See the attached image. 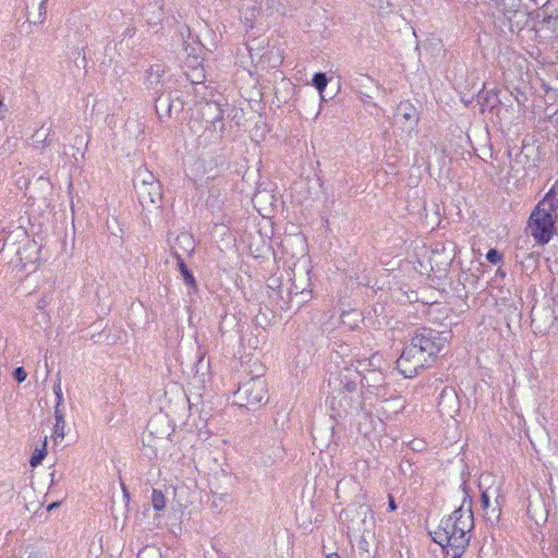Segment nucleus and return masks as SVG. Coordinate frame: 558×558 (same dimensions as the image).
Segmentation results:
<instances>
[{
  "label": "nucleus",
  "mask_w": 558,
  "mask_h": 558,
  "mask_svg": "<svg viewBox=\"0 0 558 558\" xmlns=\"http://www.w3.org/2000/svg\"><path fill=\"white\" fill-rule=\"evenodd\" d=\"M389 511H396L397 510V504L391 495H389V502H388Z\"/></svg>",
  "instance_id": "nucleus-42"
},
{
  "label": "nucleus",
  "mask_w": 558,
  "mask_h": 558,
  "mask_svg": "<svg viewBox=\"0 0 558 558\" xmlns=\"http://www.w3.org/2000/svg\"><path fill=\"white\" fill-rule=\"evenodd\" d=\"M186 80L195 87V93L199 94V90L197 89V86H204V69L201 68H194L191 73H185Z\"/></svg>",
  "instance_id": "nucleus-17"
},
{
  "label": "nucleus",
  "mask_w": 558,
  "mask_h": 558,
  "mask_svg": "<svg viewBox=\"0 0 558 558\" xmlns=\"http://www.w3.org/2000/svg\"><path fill=\"white\" fill-rule=\"evenodd\" d=\"M496 276H498L500 278H505L506 277V271L502 268H498L496 270Z\"/></svg>",
  "instance_id": "nucleus-44"
},
{
  "label": "nucleus",
  "mask_w": 558,
  "mask_h": 558,
  "mask_svg": "<svg viewBox=\"0 0 558 558\" xmlns=\"http://www.w3.org/2000/svg\"><path fill=\"white\" fill-rule=\"evenodd\" d=\"M72 157L75 159V160H78L81 157H80V154H77V150L75 149L74 153L72 154Z\"/></svg>",
  "instance_id": "nucleus-47"
},
{
  "label": "nucleus",
  "mask_w": 558,
  "mask_h": 558,
  "mask_svg": "<svg viewBox=\"0 0 558 558\" xmlns=\"http://www.w3.org/2000/svg\"><path fill=\"white\" fill-rule=\"evenodd\" d=\"M500 500H504V497L500 495V486H490L481 493L480 501L487 521L492 523L499 521L501 513Z\"/></svg>",
  "instance_id": "nucleus-8"
},
{
  "label": "nucleus",
  "mask_w": 558,
  "mask_h": 558,
  "mask_svg": "<svg viewBox=\"0 0 558 558\" xmlns=\"http://www.w3.org/2000/svg\"><path fill=\"white\" fill-rule=\"evenodd\" d=\"M396 117L408 123V129L413 130L418 123L417 109L409 101H401L395 112Z\"/></svg>",
  "instance_id": "nucleus-11"
},
{
  "label": "nucleus",
  "mask_w": 558,
  "mask_h": 558,
  "mask_svg": "<svg viewBox=\"0 0 558 558\" xmlns=\"http://www.w3.org/2000/svg\"><path fill=\"white\" fill-rule=\"evenodd\" d=\"M135 192L140 204L144 209L157 205L161 201L160 183H150L149 185L135 184Z\"/></svg>",
  "instance_id": "nucleus-10"
},
{
  "label": "nucleus",
  "mask_w": 558,
  "mask_h": 558,
  "mask_svg": "<svg viewBox=\"0 0 558 558\" xmlns=\"http://www.w3.org/2000/svg\"><path fill=\"white\" fill-rule=\"evenodd\" d=\"M26 558H49V555L47 551L35 547V546H28L25 549Z\"/></svg>",
  "instance_id": "nucleus-29"
},
{
  "label": "nucleus",
  "mask_w": 558,
  "mask_h": 558,
  "mask_svg": "<svg viewBox=\"0 0 558 558\" xmlns=\"http://www.w3.org/2000/svg\"><path fill=\"white\" fill-rule=\"evenodd\" d=\"M64 427H65V423L62 424V423H59V422H56L54 426H53V434H52V437L54 438V440L57 439H63L64 437Z\"/></svg>",
  "instance_id": "nucleus-33"
},
{
  "label": "nucleus",
  "mask_w": 558,
  "mask_h": 558,
  "mask_svg": "<svg viewBox=\"0 0 558 558\" xmlns=\"http://www.w3.org/2000/svg\"><path fill=\"white\" fill-rule=\"evenodd\" d=\"M155 76H159L160 78L165 74V65L163 64H154L148 69Z\"/></svg>",
  "instance_id": "nucleus-35"
},
{
  "label": "nucleus",
  "mask_w": 558,
  "mask_h": 558,
  "mask_svg": "<svg viewBox=\"0 0 558 558\" xmlns=\"http://www.w3.org/2000/svg\"><path fill=\"white\" fill-rule=\"evenodd\" d=\"M335 558H340V556H339V555H337V554H335Z\"/></svg>",
  "instance_id": "nucleus-51"
},
{
  "label": "nucleus",
  "mask_w": 558,
  "mask_h": 558,
  "mask_svg": "<svg viewBox=\"0 0 558 558\" xmlns=\"http://www.w3.org/2000/svg\"><path fill=\"white\" fill-rule=\"evenodd\" d=\"M27 377V373L26 371L24 369L23 366H19L16 368H14L13 371V378L17 381V383H23Z\"/></svg>",
  "instance_id": "nucleus-34"
},
{
  "label": "nucleus",
  "mask_w": 558,
  "mask_h": 558,
  "mask_svg": "<svg viewBox=\"0 0 558 558\" xmlns=\"http://www.w3.org/2000/svg\"><path fill=\"white\" fill-rule=\"evenodd\" d=\"M50 135V129L47 133L43 134V130H38L33 138H34V147L38 150H44L46 146L50 145L51 140L49 138Z\"/></svg>",
  "instance_id": "nucleus-21"
},
{
  "label": "nucleus",
  "mask_w": 558,
  "mask_h": 558,
  "mask_svg": "<svg viewBox=\"0 0 558 558\" xmlns=\"http://www.w3.org/2000/svg\"><path fill=\"white\" fill-rule=\"evenodd\" d=\"M534 4H538V0H531Z\"/></svg>",
  "instance_id": "nucleus-50"
},
{
  "label": "nucleus",
  "mask_w": 558,
  "mask_h": 558,
  "mask_svg": "<svg viewBox=\"0 0 558 558\" xmlns=\"http://www.w3.org/2000/svg\"><path fill=\"white\" fill-rule=\"evenodd\" d=\"M478 102L482 107V111L485 109L494 110L495 108L499 107L501 104V100L499 98V92L498 89L494 88L487 92L481 90L477 94Z\"/></svg>",
  "instance_id": "nucleus-13"
},
{
  "label": "nucleus",
  "mask_w": 558,
  "mask_h": 558,
  "mask_svg": "<svg viewBox=\"0 0 558 558\" xmlns=\"http://www.w3.org/2000/svg\"><path fill=\"white\" fill-rule=\"evenodd\" d=\"M555 218L549 210L536 206L529 218L531 235L537 244H547L556 233Z\"/></svg>",
  "instance_id": "nucleus-4"
},
{
  "label": "nucleus",
  "mask_w": 558,
  "mask_h": 558,
  "mask_svg": "<svg viewBox=\"0 0 558 558\" xmlns=\"http://www.w3.org/2000/svg\"><path fill=\"white\" fill-rule=\"evenodd\" d=\"M361 371L357 367H344L328 378L329 391L351 393L357 396L363 393L359 390Z\"/></svg>",
  "instance_id": "nucleus-6"
},
{
  "label": "nucleus",
  "mask_w": 558,
  "mask_h": 558,
  "mask_svg": "<svg viewBox=\"0 0 558 558\" xmlns=\"http://www.w3.org/2000/svg\"><path fill=\"white\" fill-rule=\"evenodd\" d=\"M223 106H227L225 99L203 100L199 101V108L197 110L198 117L205 122V129L215 132L218 138L222 137L225 130Z\"/></svg>",
  "instance_id": "nucleus-5"
},
{
  "label": "nucleus",
  "mask_w": 558,
  "mask_h": 558,
  "mask_svg": "<svg viewBox=\"0 0 558 558\" xmlns=\"http://www.w3.org/2000/svg\"><path fill=\"white\" fill-rule=\"evenodd\" d=\"M86 145H87V143L85 142L84 136H78L77 135L74 138V143L72 145V148L76 149L77 154H80V157L83 158L84 157V151L82 150V148L85 147Z\"/></svg>",
  "instance_id": "nucleus-32"
},
{
  "label": "nucleus",
  "mask_w": 558,
  "mask_h": 558,
  "mask_svg": "<svg viewBox=\"0 0 558 558\" xmlns=\"http://www.w3.org/2000/svg\"><path fill=\"white\" fill-rule=\"evenodd\" d=\"M437 256H439V252H438V250H434V251H433V256L430 257V260H435V258H436Z\"/></svg>",
  "instance_id": "nucleus-45"
},
{
  "label": "nucleus",
  "mask_w": 558,
  "mask_h": 558,
  "mask_svg": "<svg viewBox=\"0 0 558 558\" xmlns=\"http://www.w3.org/2000/svg\"><path fill=\"white\" fill-rule=\"evenodd\" d=\"M173 256L177 259L178 269L180 270L185 283L195 290L196 289V279H195L193 272L187 268L184 259L182 258V256L180 254L173 253Z\"/></svg>",
  "instance_id": "nucleus-14"
},
{
  "label": "nucleus",
  "mask_w": 558,
  "mask_h": 558,
  "mask_svg": "<svg viewBox=\"0 0 558 558\" xmlns=\"http://www.w3.org/2000/svg\"><path fill=\"white\" fill-rule=\"evenodd\" d=\"M184 108V101L179 97L174 96L171 93V99H170V109H171V118L179 116Z\"/></svg>",
  "instance_id": "nucleus-28"
},
{
  "label": "nucleus",
  "mask_w": 558,
  "mask_h": 558,
  "mask_svg": "<svg viewBox=\"0 0 558 558\" xmlns=\"http://www.w3.org/2000/svg\"><path fill=\"white\" fill-rule=\"evenodd\" d=\"M289 294L291 296V301L295 300L298 306L307 302V296L311 295V291H306L305 289L299 290V287L294 286L293 289H290Z\"/></svg>",
  "instance_id": "nucleus-23"
},
{
  "label": "nucleus",
  "mask_w": 558,
  "mask_h": 558,
  "mask_svg": "<svg viewBox=\"0 0 558 558\" xmlns=\"http://www.w3.org/2000/svg\"><path fill=\"white\" fill-rule=\"evenodd\" d=\"M362 396L363 393H357V396H355L351 393L329 391L328 404L331 411L330 416L333 418H343L359 412Z\"/></svg>",
  "instance_id": "nucleus-7"
},
{
  "label": "nucleus",
  "mask_w": 558,
  "mask_h": 558,
  "mask_svg": "<svg viewBox=\"0 0 558 558\" xmlns=\"http://www.w3.org/2000/svg\"><path fill=\"white\" fill-rule=\"evenodd\" d=\"M361 100L363 101V104L368 107V106H373V107H377V105L375 102L372 101V96L368 95V94H363L361 93Z\"/></svg>",
  "instance_id": "nucleus-37"
},
{
  "label": "nucleus",
  "mask_w": 558,
  "mask_h": 558,
  "mask_svg": "<svg viewBox=\"0 0 558 558\" xmlns=\"http://www.w3.org/2000/svg\"><path fill=\"white\" fill-rule=\"evenodd\" d=\"M166 497L161 490L154 488L151 493V506L156 511H161L166 508Z\"/></svg>",
  "instance_id": "nucleus-25"
},
{
  "label": "nucleus",
  "mask_w": 558,
  "mask_h": 558,
  "mask_svg": "<svg viewBox=\"0 0 558 558\" xmlns=\"http://www.w3.org/2000/svg\"><path fill=\"white\" fill-rule=\"evenodd\" d=\"M136 558H161V553L157 546L147 545L137 553Z\"/></svg>",
  "instance_id": "nucleus-26"
},
{
  "label": "nucleus",
  "mask_w": 558,
  "mask_h": 558,
  "mask_svg": "<svg viewBox=\"0 0 558 558\" xmlns=\"http://www.w3.org/2000/svg\"><path fill=\"white\" fill-rule=\"evenodd\" d=\"M460 487L464 492L461 506L442 518L437 530L430 533L433 541L452 558H460L464 554L474 527L472 499L466 490V483L463 482Z\"/></svg>",
  "instance_id": "nucleus-2"
},
{
  "label": "nucleus",
  "mask_w": 558,
  "mask_h": 558,
  "mask_svg": "<svg viewBox=\"0 0 558 558\" xmlns=\"http://www.w3.org/2000/svg\"><path fill=\"white\" fill-rule=\"evenodd\" d=\"M538 260H539L538 253H534V252L525 253L520 262L522 270H524L525 272L534 271L538 265Z\"/></svg>",
  "instance_id": "nucleus-19"
},
{
  "label": "nucleus",
  "mask_w": 558,
  "mask_h": 558,
  "mask_svg": "<svg viewBox=\"0 0 558 558\" xmlns=\"http://www.w3.org/2000/svg\"><path fill=\"white\" fill-rule=\"evenodd\" d=\"M536 206L549 210L550 214L558 210V193L555 186L545 194L544 198Z\"/></svg>",
  "instance_id": "nucleus-15"
},
{
  "label": "nucleus",
  "mask_w": 558,
  "mask_h": 558,
  "mask_svg": "<svg viewBox=\"0 0 558 558\" xmlns=\"http://www.w3.org/2000/svg\"><path fill=\"white\" fill-rule=\"evenodd\" d=\"M360 384L363 393H371L376 397H384L386 395V376L379 369L369 368L366 372L362 371Z\"/></svg>",
  "instance_id": "nucleus-9"
},
{
  "label": "nucleus",
  "mask_w": 558,
  "mask_h": 558,
  "mask_svg": "<svg viewBox=\"0 0 558 558\" xmlns=\"http://www.w3.org/2000/svg\"><path fill=\"white\" fill-rule=\"evenodd\" d=\"M53 392L56 395V398H57V403L59 404H63V395H62V389H61V378H60V374H58L57 376V380L56 383L53 384Z\"/></svg>",
  "instance_id": "nucleus-31"
},
{
  "label": "nucleus",
  "mask_w": 558,
  "mask_h": 558,
  "mask_svg": "<svg viewBox=\"0 0 558 558\" xmlns=\"http://www.w3.org/2000/svg\"><path fill=\"white\" fill-rule=\"evenodd\" d=\"M46 19V0H41L38 4L37 12L33 14L28 12V21L32 24H41Z\"/></svg>",
  "instance_id": "nucleus-22"
},
{
  "label": "nucleus",
  "mask_w": 558,
  "mask_h": 558,
  "mask_svg": "<svg viewBox=\"0 0 558 558\" xmlns=\"http://www.w3.org/2000/svg\"><path fill=\"white\" fill-rule=\"evenodd\" d=\"M177 241L180 243H187L190 246L192 244V239L189 234L182 233L177 238Z\"/></svg>",
  "instance_id": "nucleus-38"
},
{
  "label": "nucleus",
  "mask_w": 558,
  "mask_h": 558,
  "mask_svg": "<svg viewBox=\"0 0 558 558\" xmlns=\"http://www.w3.org/2000/svg\"><path fill=\"white\" fill-rule=\"evenodd\" d=\"M61 405L62 404L56 403V405H54V418H56V422L64 424V414H63V412L61 410Z\"/></svg>",
  "instance_id": "nucleus-36"
},
{
  "label": "nucleus",
  "mask_w": 558,
  "mask_h": 558,
  "mask_svg": "<svg viewBox=\"0 0 558 558\" xmlns=\"http://www.w3.org/2000/svg\"><path fill=\"white\" fill-rule=\"evenodd\" d=\"M545 24H549L551 21H555L554 17H551V13H549L548 11H545L544 10V16H543V20H542Z\"/></svg>",
  "instance_id": "nucleus-41"
},
{
  "label": "nucleus",
  "mask_w": 558,
  "mask_h": 558,
  "mask_svg": "<svg viewBox=\"0 0 558 558\" xmlns=\"http://www.w3.org/2000/svg\"><path fill=\"white\" fill-rule=\"evenodd\" d=\"M170 99L171 92L166 93L163 89L158 93L155 99V110L160 121L163 118H171Z\"/></svg>",
  "instance_id": "nucleus-12"
},
{
  "label": "nucleus",
  "mask_w": 558,
  "mask_h": 558,
  "mask_svg": "<svg viewBox=\"0 0 558 558\" xmlns=\"http://www.w3.org/2000/svg\"><path fill=\"white\" fill-rule=\"evenodd\" d=\"M167 421L166 417H157V418H153L148 422V428L150 430V434H157V432L154 429V425L157 423V421Z\"/></svg>",
  "instance_id": "nucleus-39"
},
{
  "label": "nucleus",
  "mask_w": 558,
  "mask_h": 558,
  "mask_svg": "<svg viewBox=\"0 0 558 558\" xmlns=\"http://www.w3.org/2000/svg\"><path fill=\"white\" fill-rule=\"evenodd\" d=\"M448 331H438L429 327L417 328L400 357L397 369L405 378L415 377L421 371L430 367L448 341Z\"/></svg>",
  "instance_id": "nucleus-1"
},
{
  "label": "nucleus",
  "mask_w": 558,
  "mask_h": 558,
  "mask_svg": "<svg viewBox=\"0 0 558 558\" xmlns=\"http://www.w3.org/2000/svg\"><path fill=\"white\" fill-rule=\"evenodd\" d=\"M328 77L326 73L316 72L312 77V85L318 90L322 100H326L324 92L328 85Z\"/></svg>",
  "instance_id": "nucleus-18"
},
{
  "label": "nucleus",
  "mask_w": 558,
  "mask_h": 558,
  "mask_svg": "<svg viewBox=\"0 0 558 558\" xmlns=\"http://www.w3.org/2000/svg\"><path fill=\"white\" fill-rule=\"evenodd\" d=\"M150 183H159L154 174L148 170L138 171L136 178L134 179L135 184H144L149 185Z\"/></svg>",
  "instance_id": "nucleus-27"
},
{
  "label": "nucleus",
  "mask_w": 558,
  "mask_h": 558,
  "mask_svg": "<svg viewBox=\"0 0 558 558\" xmlns=\"http://www.w3.org/2000/svg\"><path fill=\"white\" fill-rule=\"evenodd\" d=\"M186 251H187V252H192V251H194V247H193V246H191L190 248H186Z\"/></svg>",
  "instance_id": "nucleus-49"
},
{
  "label": "nucleus",
  "mask_w": 558,
  "mask_h": 558,
  "mask_svg": "<svg viewBox=\"0 0 558 558\" xmlns=\"http://www.w3.org/2000/svg\"><path fill=\"white\" fill-rule=\"evenodd\" d=\"M486 259L496 265L498 263H500L502 260V254L497 250V248H490L487 253H486Z\"/></svg>",
  "instance_id": "nucleus-30"
},
{
  "label": "nucleus",
  "mask_w": 558,
  "mask_h": 558,
  "mask_svg": "<svg viewBox=\"0 0 558 558\" xmlns=\"http://www.w3.org/2000/svg\"><path fill=\"white\" fill-rule=\"evenodd\" d=\"M452 262V257L447 256L444 260H441L439 264L442 266V270L446 271L448 267L450 266Z\"/></svg>",
  "instance_id": "nucleus-40"
},
{
  "label": "nucleus",
  "mask_w": 558,
  "mask_h": 558,
  "mask_svg": "<svg viewBox=\"0 0 558 558\" xmlns=\"http://www.w3.org/2000/svg\"><path fill=\"white\" fill-rule=\"evenodd\" d=\"M268 401L266 379L254 376L241 383L234 392V403L247 410L258 409Z\"/></svg>",
  "instance_id": "nucleus-3"
},
{
  "label": "nucleus",
  "mask_w": 558,
  "mask_h": 558,
  "mask_svg": "<svg viewBox=\"0 0 558 558\" xmlns=\"http://www.w3.org/2000/svg\"><path fill=\"white\" fill-rule=\"evenodd\" d=\"M58 506L57 502H53L51 504L50 506H48V510H52L53 508H56Z\"/></svg>",
  "instance_id": "nucleus-48"
},
{
  "label": "nucleus",
  "mask_w": 558,
  "mask_h": 558,
  "mask_svg": "<svg viewBox=\"0 0 558 558\" xmlns=\"http://www.w3.org/2000/svg\"><path fill=\"white\" fill-rule=\"evenodd\" d=\"M27 239V234L25 229L22 227H17L14 231L9 232L7 235L2 236L3 245L0 251L5 247L14 246L20 240Z\"/></svg>",
  "instance_id": "nucleus-16"
},
{
  "label": "nucleus",
  "mask_w": 558,
  "mask_h": 558,
  "mask_svg": "<svg viewBox=\"0 0 558 558\" xmlns=\"http://www.w3.org/2000/svg\"><path fill=\"white\" fill-rule=\"evenodd\" d=\"M121 486H122V492H123V498H124V500H125V502L128 505L129 501H130V494H129L128 488L125 487V485L123 483L121 484Z\"/></svg>",
  "instance_id": "nucleus-43"
},
{
  "label": "nucleus",
  "mask_w": 558,
  "mask_h": 558,
  "mask_svg": "<svg viewBox=\"0 0 558 558\" xmlns=\"http://www.w3.org/2000/svg\"><path fill=\"white\" fill-rule=\"evenodd\" d=\"M47 454V436H45L43 444L40 447H37L34 452L32 453V457L29 459V464L32 468H36L39 464H41L43 460L45 459Z\"/></svg>",
  "instance_id": "nucleus-20"
},
{
  "label": "nucleus",
  "mask_w": 558,
  "mask_h": 558,
  "mask_svg": "<svg viewBox=\"0 0 558 558\" xmlns=\"http://www.w3.org/2000/svg\"><path fill=\"white\" fill-rule=\"evenodd\" d=\"M160 83L161 78L159 76H155L149 70H146L147 89H153L155 94H158L163 87Z\"/></svg>",
  "instance_id": "nucleus-24"
},
{
  "label": "nucleus",
  "mask_w": 558,
  "mask_h": 558,
  "mask_svg": "<svg viewBox=\"0 0 558 558\" xmlns=\"http://www.w3.org/2000/svg\"><path fill=\"white\" fill-rule=\"evenodd\" d=\"M327 558H332V556H328Z\"/></svg>",
  "instance_id": "nucleus-52"
},
{
  "label": "nucleus",
  "mask_w": 558,
  "mask_h": 558,
  "mask_svg": "<svg viewBox=\"0 0 558 558\" xmlns=\"http://www.w3.org/2000/svg\"><path fill=\"white\" fill-rule=\"evenodd\" d=\"M360 510L364 515H366L367 511H369V509L364 506H360Z\"/></svg>",
  "instance_id": "nucleus-46"
}]
</instances>
